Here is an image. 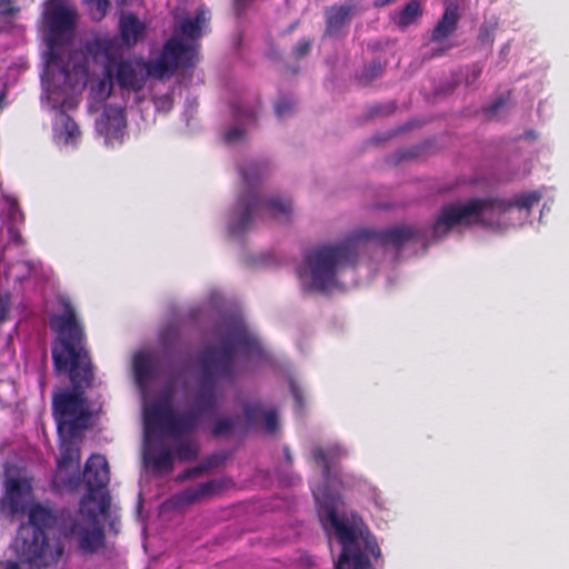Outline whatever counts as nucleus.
<instances>
[{"label": "nucleus", "mask_w": 569, "mask_h": 569, "mask_svg": "<svg viewBox=\"0 0 569 569\" xmlns=\"http://www.w3.org/2000/svg\"><path fill=\"white\" fill-rule=\"evenodd\" d=\"M267 411L263 409L260 402H250L243 406V416L247 428L257 426L262 421L263 416Z\"/></svg>", "instance_id": "b1692460"}, {"label": "nucleus", "mask_w": 569, "mask_h": 569, "mask_svg": "<svg viewBox=\"0 0 569 569\" xmlns=\"http://www.w3.org/2000/svg\"><path fill=\"white\" fill-rule=\"evenodd\" d=\"M503 106V100L501 98L497 99L492 104H491V111L492 112H496L498 111L501 107Z\"/></svg>", "instance_id": "de8ad7c7"}, {"label": "nucleus", "mask_w": 569, "mask_h": 569, "mask_svg": "<svg viewBox=\"0 0 569 569\" xmlns=\"http://www.w3.org/2000/svg\"><path fill=\"white\" fill-rule=\"evenodd\" d=\"M87 51L96 59L103 58V76L100 90L107 89L110 96L113 81L121 89L139 92L149 78L163 80L173 77L178 71L196 68V47L186 44L179 37H170L153 60L143 58L123 59L114 42L110 39L97 38L87 43Z\"/></svg>", "instance_id": "7ed1b4c3"}, {"label": "nucleus", "mask_w": 569, "mask_h": 569, "mask_svg": "<svg viewBox=\"0 0 569 569\" xmlns=\"http://www.w3.org/2000/svg\"><path fill=\"white\" fill-rule=\"evenodd\" d=\"M202 462L207 467V470L210 471L211 469L218 468L223 462V457L220 455H211Z\"/></svg>", "instance_id": "a19ab883"}, {"label": "nucleus", "mask_w": 569, "mask_h": 569, "mask_svg": "<svg viewBox=\"0 0 569 569\" xmlns=\"http://www.w3.org/2000/svg\"><path fill=\"white\" fill-rule=\"evenodd\" d=\"M31 492V486L26 479L9 478L6 480L4 498L12 515L22 513L26 510L24 498Z\"/></svg>", "instance_id": "f3484780"}, {"label": "nucleus", "mask_w": 569, "mask_h": 569, "mask_svg": "<svg viewBox=\"0 0 569 569\" xmlns=\"http://www.w3.org/2000/svg\"><path fill=\"white\" fill-rule=\"evenodd\" d=\"M296 109V101L291 97H280L276 103L274 111L278 118L291 114Z\"/></svg>", "instance_id": "cd10ccee"}, {"label": "nucleus", "mask_w": 569, "mask_h": 569, "mask_svg": "<svg viewBox=\"0 0 569 569\" xmlns=\"http://www.w3.org/2000/svg\"><path fill=\"white\" fill-rule=\"evenodd\" d=\"M392 2H393V0H376L373 4L376 8H381V7L389 6Z\"/></svg>", "instance_id": "09e8293b"}, {"label": "nucleus", "mask_w": 569, "mask_h": 569, "mask_svg": "<svg viewBox=\"0 0 569 569\" xmlns=\"http://www.w3.org/2000/svg\"><path fill=\"white\" fill-rule=\"evenodd\" d=\"M24 223V213L16 200H11L7 212V223L20 226Z\"/></svg>", "instance_id": "c85d7f7f"}, {"label": "nucleus", "mask_w": 569, "mask_h": 569, "mask_svg": "<svg viewBox=\"0 0 569 569\" xmlns=\"http://www.w3.org/2000/svg\"><path fill=\"white\" fill-rule=\"evenodd\" d=\"M6 229H7L10 241H12L14 244L22 243V237H21V233L19 230V226L6 224Z\"/></svg>", "instance_id": "ea45409f"}, {"label": "nucleus", "mask_w": 569, "mask_h": 569, "mask_svg": "<svg viewBox=\"0 0 569 569\" xmlns=\"http://www.w3.org/2000/svg\"><path fill=\"white\" fill-rule=\"evenodd\" d=\"M382 72H383L382 64L379 61H373L369 66L365 67L360 79L365 83H370L371 81H373L375 79L380 77L382 74Z\"/></svg>", "instance_id": "c756f323"}, {"label": "nucleus", "mask_w": 569, "mask_h": 569, "mask_svg": "<svg viewBox=\"0 0 569 569\" xmlns=\"http://www.w3.org/2000/svg\"><path fill=\"white\" fill-rule=\"evenodd\" d=\"M109 121H113L117 128H126V110L122 108L107 107L104 111Z\"/></svg>", "instance_id": "7c9ffc66"}, {"label": "nucleus", "mask_w": 569, "mask_h": 569, "mask_svg": "<svg viewBox=\"0 0 569 569\" xmlns=\"http://www.w3.org/2000/svg\"><path fill=\"white\" fill-rule=\"evenodd\" d=\"M396 109V104L393 102H389L385 106L377 104L370 108L369 113L371 117L375 116H388L392 113Z\"/></svg>", "instance_id": "c9c22d12"}, {"label": "nucleus", "mask_w": 569, "mask_h": 569, "mask_svg": "<svg viewBox=\"0 0 569 569\" xmlns=\"http://www.w3.org/2000/svg\"><path fill=\"white\" fill-rule=\"evenodd\" d=\"M0 569H20V567L17 562L7 561L0 563Z\"/></svg>", "instance_id": "49530a36"}, {"label": "nucleus", "mask_w": 569, "mask_h": 569, "mask_svg": "<svg viewBox=\"0 0 569 569\" xmlns=\"http://www.w3.org/2000/svg\"><path fill=\"white\" fill-rule=\"evenodd\" d=\"M156 471L170 473L173 470V453L169 449H161L158 453L146 455Z\"/></svg>", "instance_id": "412c9836"}, {"label": "nucleus", "mask_w": 569, "mask_h": 569, "mask_svg": "<svg viewBox=\"0 0 569 569\" xmlns=\"http://www.w3.org/2000/svg\"><path fill=\"white\" fill-rule=\"evenodd\" d=\"M28 522L18 530L16 547L21 562L30 565V569H41L57 563L63 556L61 541L50 542L47 530L57 522L54 512L41 503H33L28 511Z\"/></svg>", "instance_id": "0eeeda50"}, {"label": "nucleus", "mask_w": 569, "mask_h": 569, "mask_svg": "<svg viewBox=\"0 0 569 569\" xmlns=\"http://www.w3.org/2000/svg\"><path fill=\"white\" fill-rule=\"evenodd\" d=\"M178 337V331L173 327H168L160 333V341L167 348Z\"/></svg>", "instance_id": "e433bc0d"}, {"label": "nucleus", "mask_w": 569, "mask_h": 569, "mask_svg": "<svg viewBox=\"0 0 569 569\" xmlns=\"http://www.w3.org/2000/svg\"><path fill=\"white\" fill-rule=\"evenodd\" d=\"M489 204L487 199H470L465 203L445 204L431 227L432 239L441 240L456 228L478 223L481 217L489 212Z\"/></svg>", "instance_id": "9d476101"}, {"label": "nucleus", "mask_w": 569, "mask_h": 569, "mask_svg": "<svg viewBox=\"0 0 569 569\" xmlns=\"http://www.w3.org/2000/svg\"><path fill=\"white\" fill-rule=\"evenodd\" d=\"M478 41L482 44H491L493 42V29L482 26L478 34Z\"/></svg>", "instance_id": "4c0bfd02"}, {"label": "nucleus", "mask_w": 569, "mask_h": 569, "mask_svg": "<svg viewBox=\"0 0 569 569\" xmlns=\"http://www.w3.org/2000/svg\"><path fill=\"white\" fill-rule=\"evenodd\" d=\"M253 0H234V10L238 16L242 14Z\"/></svg>", "instance_id": "c03bdc74"}, {"label": "nucleus", "mask_w": 569, "mask_h": 569, "mask_svg": "<svg viewBox=\"0 0 569 569\" xmlns=\"http://www.w3.org/2000/svg\"><path fill=\"white\" fill-rule=\"evenodd\" d=\"M77 18V11L63 0H51L44 12L49 47L47 72L57 70L58 81L63 86L70 80L69 63L64 61V56H70Z\"/></svg>", "instance_id": "6e6552de"}, {"label": "nucleus", "mask_w": 569, "mask_h": 569, "mask_svg": "<svg viewBox=\"0 0 569 569\" xmlns=\"http://www.w3.org/2000/svg\"><path fill=\"white\" fill-rule=\"evenodd\" d=\"M11 308V298L9 293H0V325L8 319Z\"/></svg>", "instance_id": "72a5a7b5"}, {"label": "nucleus", "mask_w": 569, "mask_h": 569, "mask_svg": "<svg viewBox=\"0 0 569 569\" xmlns=\"http://www.w3.org/2000/svg\"><path fill=\"white\" fill-rule=\"evenodd\" d=\"M541 198L542 196L539 191H530L516 194L511 199L488 198L487 200L490 202L489 212L505 213L512 208H517L529 213L540 202Z\"/></svg>", "instance_id": "2eb2a0df"}, {"label": "nucleus", "mask_w": 569, "mask_h": 569, "mask_svg": "<svg viewBox=\"0 0 569 569\" xmlns=\"http://www.w3.org/2000/svg\"><path fill=\"white\" fill-rule=\"evenodd\" d=\"M358 2L356 0H346L342 4H335L326 9V31L328 37H337L342 28L348 24L357 13Z\"/></svg>", "instance_id": "ddd939ff"}, {"label": "nucleus", "mask_w": 569, "mask_h": 569, "mask_svg": "<svg viewBox=\"0 0 569 569\" xmlns=\"http://www.w3.org/2000/svg\"><path fill=\"white\" fill-rule=\"evenodd\" d=\"M226 488V481L222 479H212L198 485L197 487H189L176 496V500L181 506H190L202 500H206Z\"/></svg>", "instance_id": "dca6fc26"}, {"label": "nucleus", "mask_w": 569, "mask_h": 569, "mask_svg": "<svg viewBox=\"0 0 569 569\" xmlns=\"http://www.w3.org/2000/svg\"><path fill=\"white\" fill-rule=\"evenodd\" d=\"M458 23V6L451 3L446 7L441 18L431 31L430 42L439 46L432 49L430 54L431 58L442 57L447 53V51L455 47L452 43H446V41L457 31Z\"/></svg>", "instance_id": "f8f14e48"}, {"label": "nucleus", "mask_w": 569, "mask_h": 569, "mask_svg": "<svg viewBox=\"0 0 569 569\" xmlns=\"http://www.w3.org/2000/svg\"><path fill=\"white\" fill-rule=\"evenodd\" d=\"M206 472H208L207 467L203 465V462H201L198 466L187 469L183 473L179 476V479L183 481L192 479Z\"/></svg>", "instance_id": "f704fd0d"}, {"label": "nucleus", "mask_w": 569, "mask_h": 569, "mask_svg": "<svg viewBox=\"0 0 569 569\" xmlns=\"http://www.w3.org/2000/svg\"><path fill=\"white\" fill-rule=\"evenodd\" d=\"M59 302L62 312L49 318L50 329L56 335L51 343L53 371L56 375H67L72 389L52 396V416L59 436L73 439L87 428L89 412L83 395L93 385L94 365L84 325L73 305L68 298H60Z\"/></svg>", "instance_id": "f03ea898"}, {"label": "nucleus", "mask_w": 569, "mask_h": 569, "mask_svg": "<svg viewBox=\"0 0 569 569\" xmlns=\"http://www.w3.org/2000/svg\"><path fill=\"white\" fill-rule=\"evenodd\" d=\"M331 456L332 453L330 451H327L322 448H315L312 450V458L317 465L321 466L323 477L327 481H329L330 478Z\"/></svg>", "instance_id": "a878e982"}, {"label": "nucleus", "mask_w": 569, "mask_h": 569, "mask_svg": "<svg viewBox=\"0 0 569 569\" xmlns=\"http://www.w3.org/2000/svg\"><path fill=\"white\" fill-rule=\"evenodd\" d=\"M83 479L88 489L87 495L80 500L82 510L87 506L96 507L101 495H108L103 491L110 482L109 465L104 456L92 455L84 465Z\"/></svg>", "instance_id": "9b49d317"}, {"label": "nucleus", "mask_w": 569, "mask_h": 569, "mask_svg": "<svg viewBox=\"0 0 569 569\" xmlns=\"http://www.w3.org/2000/svg\"><path fill=\"white\" fill-rule=\"evenodd\" d=\"M419 238L420 232L409 226L383 230L361 229L345 242L320 246L306 252L298 276L307 290L325 292L337 286V273L342 266L355 263L357 244L372 241L383 247L392 246L400 249L409 241Z\"/></svg>", "instance_id": "20e7f679"}, {"label": "nucleus", "mask_w": 569, "mask_h": 569, "mask_svg": "<svg viewBox=\"0 0 569 569\" xmlns=\"http://www.w3.org/2000/svg\"><path fill=\"white\" fill-rule=\"evenodd\" d=\"M238 422H239V418L238 417H234V418H231V417L219 418L213 423V426L211 428V433L216 438L229 436V435H231L234 431Z\"/></svg>", "instance_id": "393cba45"}, {"label": "nucleus", "mask_w": 569, "mask_h": 569, "mask_svg": "<svg viewBox=\"0 0 569 569\" xmlns=\"http://www.w3.org/2000/svg\"><path fill=\"white\" fill-rule=\"evenodd\" d=\"M122 41L128 47L136 46L146 33V26L132 13L123 16L120 20Z\"/></svg>", "instance_id": "a211bd4d"}, {"label": "nucleus", "mask_w": 569, "mask_h": 569, "mask_svg": "<svg viewBox=\"0 0 569 569\" xmlns=\"http://www.w3.org/2000/svg\"><path fill=\"white\" fill-rule=\"evenodd\" d=\"M19 9L12 4V0H0V16L11 17L14 16Z\"/></svg>", "instance_id": "58836bf2"}, {"label": "nucleus", "mask_w": 569, "mask_h": 569, "mask_svg": "<svg viewBox=\"0 0 569 569\" xmlns=\"http://www.w3.org/2000/svg\"><path fill=\"white\" fill-rule=\"evenodd\" d=\"M62 127L67 136L66 142H69L80 134L78 124L67 114L62 116Z\"/></svg>", "instance_id": "2f4dec72"}, {"label": "nucleus", "mask_w": 569, "mask_h": 569, "mask_svg": "<svg viewBox=\"0 0 569 569\" xmlns=\"http://www.w3.org/2000/svg\"><path fill=\"white\" fill-rule=\"evenodd\" d=\"M261 353L259 340L244 323L236 320L228 322L219 343L207 346L200 357L201 378L196 393L197 408L176 413L169 395L153 400L143 408L146 436L161 431L179 439L194 432L201 413L217 410L219 383L232 382L236 379L239 372L237 355L260 357Z\"/></svg>", "instance_id": "f257e3e1"}, {"label": "nucleus", "mask_w": 569, "mask_h": 569, "mask_svg": "<svg viewBox=\"0 0 569 569\" xmlns=\"http://www.w3.org/2000/svg\"><path fill=\"white\" fill-rule=\"evenodd\" d=\"M244 131L240 128H233L226 132L224 139L227 142H233L240 138H242Z\"/></svg>", "instance_id": "37998d69"}, {"label": "nucleus", "mask_w": 569, "mask_h": 569, "mask_svg": "<svg viewBox=\"0 0 569 569\" xmlns=\"http://www.w3.org/2000/svg\"><path fill=\"white\" fill-rule=\"evenodd\" d=\"M310 49H311V42L310 41H306V40L301 41L296 47L295 54H296L297 58L305 57L306 54L309 53Z\"/></svg>", "instance_id": "79ce46f5"}, {"label": "nucleus", "mask_w": 569, "mask_h": 569, "mask_svg": "<svg viewBox=\"0 0 569 569\" xmlns=\"http://www.w3.org/2000/svg\"><path fill=\"white\" fill-rule=\"evenodd\" d=\"M318 503V516L326 531H333L342 546V551L335 569H371L367 553L380 557V548L376 538L363 531L362 519L355 512L339 515L340 496L330 492L327 486L312 489Z\"/></svg>", "instance_id": "39448f33"}, {"label": "nucleus", "mask_w": 569, "mask_h": 569, "mask_svg": "<svg viewBox=\"0 0 569 569\" xmlns=\"http://www.w3.org/2000/svg\"><path fill=\"white\" fill-rule=\"evenodd\" d=\"M292 395H293V398H295L298 409L301 410L303 407V399H302L301 392L298 390V388L293 387Z\"/></svg>", "instance_id": "a18cd8bd"}, {"label": "nucleus", "mask_w": 569, "mask_h": 569, "mask_svg": "<svg viewBox=\"0 0 569 569\" xmlns=\"http://www.w3.org/2000/svg\"><path fill=\"white\" fill-rule=\"evenodd\" d=\"M284 456H286V459L289 463H291L292 461V458H291V455H290V451L288 448H284Z\"/></svg>", "instance_id": "8fccbe9b"}, {"label": "nucleus", "mask_w": 569, "mask_h": 569, "mask_svg": "<svg viewBox=\"0 0 569 569\" xmlns=\"http://www.w3.org/2000/svg\"><path fill=\"white\" fill-rule=\"evenodd\" d=\"M246 191L239 197L237 212L229 223V232L239 236L246 232L256 219L263 216L273 219L289 220L292 212V203L289 198L270 197L262 198L257 187L268 173L266 163L251 162L240 169Z\"/></svg>", "instance_id": "423d86ee"}, {"label": "nucleus", "mask_w": 569, "mask_h": 569, "mask_svg": "<svg viewBox=\"0 0 569 569\" xmlns=\"http://www.w3.org/2000/svg\"><path fill=\"white\" fill-rule=\"evenodd\" d=\"M174 455L179 461H192L199 455V447L193 440H182L176 446Z\"/></svg>", "instance_id": "5701e85b"}, {"label": "nucleus", "mask_w": 569, "mask_h": 569, "mask_svg": "<svg viewBox=\"0 0 569 569\" xmlns=\"http://www.w3.org/2000/svg\"><path fill=\"white\" fill-rule=\"evenodd\" d=\"M132 369L137 386L144 390L159 375V359L149 351L137 352L132 360Z\"/></svg>", "instance_id": "4468645a"}, {"label": "nucleus", "mask_w": 569, "mask_h": 569, "mask_svg": "<svg viewBox=\"0 0 569 569\" xmlns=\"http://www.w3.org/2000/svg\"><path fill=\"white\" fill-rule=\"evenodd\" d=\"M263 428L267 433H273L279 428L278 415L276 410H268L263 416Z\"/></svg>", "instance_id": "473e14b6"}, {"label": "nucleus", "mask_w": 569, "mask_h": 569, "mask_svg": "<svg viewBox=\"0 0 569 569\" xmlns=\"http://www.w3.org/2000/svg\"><path fill=\"white\" fill-rule=\"evenodd\" d=\"M76 467V469H79L80 466V450L79 448L74 447L71 442L64 445L60 449V458L58 460V468L60 470L67 469L71 466Z\"/></svg>", "instance_id": "4be33fe9"}, {"label": "nucleus", "mask_w": 569, "mask_h": 569, "mask_svg": "<svg viewBox=\"0 0 569 569\" xmlns=\"http://www.w3.org/2000/svg\"><path fill=\"white\" fill-rule=\"evenodd\" d=\"M109 8V0H88L89 13L93 20L100 21L104 18Z\"/></svg>", "instance_id": "bb28decb"}, {"label": "nucleus", "mask_w": 569, "mask_h": 569, "mask_svg": "<svg viewBox=\"0 0 569 569\" xmlns=\"http://www.w3.org/2000/svg\"><path fill=\"white\" fill-rule=\"evenodd\" d=\"M422 7L420 1L410 0L406 3L402 10L399 11L396 23L400 29H406L407 27L413 24L421 16H422Z\"/></svg>", "instance_id": "aec40b11"}, {"label": "nucleus", "mask_w": 569, "mask_h": 569, "mask_svg": "<svg viewBox=\"0 0 569 569\" xmlns=\"http://www.w3.org/2000/svg\"><path fill=\"white\" fill-rule=\"evenodd\" d=\"M204 22L203 12H198L192 19H183L180 22V32L181 36L179 38L186 44H192L196 47V52L198 53V46L194 43L202 33V24ZM178 37V34H173L172 37ZM198 62V54L196 56V63Z\"/></svg>", "instance_id": "6ab92c4d"}, {"label": "nucleus", "mask_w": 569, "mask_h": 569, "mask_svg": "<svg viewBox=\"0 0 569 569\" xmlns=\"http://www.w3.org/2000/svg\"><path fill=\"white\" fill-rule=\"evenodd\" d=\"M109 509L108 495H101L98 506H87V510H82V506L79 505V511L71 520L69 535L83 555L97 553L104 547L106 536L99 517L106 516Z\"/></svg>", "instance_id": "1a4fd4ad"}]
</instances>
